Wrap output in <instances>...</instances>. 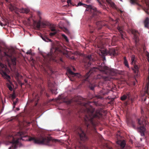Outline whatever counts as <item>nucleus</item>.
<instances>
[{"instance_id":"f257e3e1","label":"nucleus","mask_w":149,"mask_h":149,"mask_svg":"<svg viewBox=\"0 0 149 149\" xmlns=\"http://www.w3.org/2000/svg\"><path fill=\"white\" fill-rule=\"evenodd\" d=\"M91 103L88 102L84 104L83 111L85 115L84 121L85 125L84 127L75 126L74 128L75 132L78 134L80 140L83 141H86L88 139L85 131L90 134L91 133L92 131L95 133L97 132L95 126L97 123L98 119L102 115V111L99 109L96 110L94 113L95 109L91 106Z\"/></svg>"},{"instance_id":"f03ea898","label":"nucleus","mask_w":149,"mask_h":149,"mask_svg":"<svg viewBox=\"0 0 149 149\" xmlns=\"http://www.w3.org/2000/svg\"><path fill=\"white\" fill-rule=\"evenodd\" d=\"M98 71L101 72L103 74V75L98 74L96 77H95V78L96 79L102 78L105 80H109L111 78L110 76L113 75L115 74L114 69L104 66V63L103 62L100 65L98 66V67H94L91 69L89 72L82 76V81H84V82H89V78L92 75V74H94Z\"/></svg>"},{"instance_id":"7ed1b4c3","label":"nucleus","mask_w":149,"mask_h":149,"mask_svg":"<svg viewBox=\"0 0 149 149\" xmlns=\"http://www.w3.org/2000/svg\"><path fill=\"white\" fill-rule=\"evenodd\" d=\"M83 5L86 8V11H88L91 14V17L89 19L90 20L98 21L102 14V13L98 10L96 8L91 5H86L79 2L77 4V6Z\"/></svg>"},{"instance_id":"20e7f679","label":"nucleus","mask_w":149,"mask_h":149,"mask_svg":"<svg viewBox=\"0 0 149 149\" xmlns=\"http://www.w3.org/2000/svg\"><path fill=\"white\" fill-rule=\"evenodd\" d=\"M143 113V110L141 109V113L142 116L137 120L138 124L137 130L142 136H144L146 130V127H149V123L147 121V118L144 115Z\"/></svg>"},{"instance_id":"39448f33","label":"nucleus","mask_w":149,"mask_h":149,"mask_svg":"<svg viewBox=\"0 0 149 149\" xmlns=\"http://www.w3.org/2000/svg\"><path fill=\"white\" fill-rule=\"evenodd\" d=\"M29 140L30 141H32L36 143L44 144L49 146L52 145L53 142L57 141V140L53 139L51 137H44L42 136L36 139L33 137H30Z\"/></svg>"},{"instance_id":"423d86ee","label":"nucleus","mask_w":149,"mask_h":149,"mask_svg":"<svg viewBox=\"0 0 149 149\" xmlns=\"http://www.w3.org/2000/svg\"><path fill=\"white\" fill-rule=\"evenodd\" d=\"M17 135L19 136H14L12 135H9L8 137V139L10 142L12 143V146L10 147L9 149H16L19 143V141L21 140H24L23 138L26 137L27 136L23 132H19L18 134Z\"/></svg>"},{"instance_id":"0eeeda50","label":"nucleus","mask_w":149,"mask_h":149,"mask_svg":"<svg viewBox=\"0 0 149 149\" xmlns=\"http://www.w3.org/2000/svg\"><path fill=\"white\" fill-rule=\"evenodd\" d=\"M132 33L134 35L135 42V47L138 52L139 53H141V47H142L143 48V51L144 53H145L147 51L146 50V48L145 45L143 46L141 45H140L138 43L137 39L139 34L138 31L135 30L133 29L132 31Z\"/></svg>"},{"instance_id":"6e6552de","label":"nucleus","mask_w":149,"mask_h":149,"mask_svg":"<svg viewBox=\"0 0 149 149\" xmlns=\"http://www.w3.org/2000/svg\"><path fill=\"white\" fill-rule=\"evenodd\" d=\"M102 58L103 61H106L105 56L107 55H109L113 57L118 55V51L117 49L114 48L109 49V50H103L101 51Z\"/></svg>"},{"instance_id":"1a4fd4ad","label":"nucleus","mask_w":149,"mask_h":149,"mask_svg":"<svg viewBox=\"0 0 149 149\" xmlns=\"http://www.w3.org/2000/svg\"><path fill=\"white\" fill-rule=\"evenodd\" d=\"M1 42H0V53H1L2 52L4 51V55L9 57L11 59V64L14 65H16V58L13 55V52L11 53L9 52L7 53L6 52L4 51L5 49L3 47L1 46Z\"/></svg>"},{"instance_id":"9d476101","label":"nucleus","mask_w":149,"mask_h":149,"mask_svg":"<svg viewBox=\"0 0 149 149\" xmlns=\"http://www.w3.org/2000/svg\"><path fill=\"white\" fill-rule=\"evenodd\" d=\"M0 73L2 75V77L7 80H9L10 79V77L9 75H8L6 73L7 69L6 66L1 63H0Z\"/></svg>"},{"instance_id":"9b49d317","label":"nucleus","mask_w":149,"mask_h":149,"mask_svg":"<svg viewBox=\"0 0 149 149\" xmlns=\"http://www.w3.org/2000/svg\"><path fill=\"white\" fill-rule=\"evenodd\" d=\"M92 58L91 55H88L84 59V61L85 63V66L86 68L89 67L91 65V61Z\"/></svg>"},{"instance_id":"f8f14e48","label":"nucleus","mask_w":149,"mask_h":149,"mask_svg":"<svg viewBox=\"0 0 149 149\" xmlns=\"http://www.w3.org/2000/svg\"><path fill=\"white\" fill-rule=\"evenodd\" d=\"M147 97L149 98V92L148 88L143 94H141V99L142 100L146 101Z\"/></svg>"},{"instance_id":"ddd939ff","label":"nucleus","mask_w":149,"mask_h":149,"mask_svg":"<svg viewBox=\"0 0 149 149\" xmlns=\"http://www.w3.org/2000/svg\"><path fill=\"white\" fill-rule=\"evenodd\" d=\"M131 96V94L130 92H127L125 94H124L120 98V100L122 101H125L127 99L128 100L130 99Z\"/></svg>"},{"instance_id":"4468645a","label":"nucleus","mask_w":149,"mask_h":149,"mask_svg":"<svg viewBox=\"0 0 149 149\" xmlns=\"http://www.w3.org/2000/svg\"><path fill=\"white\" fill-rule=\"evenodd\" d=\"M117 143L120 146V149L124 148L126 145V143L125 140H118L117 141Z\"/></svg>"},{"instance_id":"2eb2a0df","label":"nucleus","mask_w":149,"mask_h":149,"mask_svg":"<svg viewBox=\"0 0 149 149\" xmlns=\"http://www.w3.org/2000/svg\"><path fill=\"white\" fill-rule=\"evenodd\" d=\"M33 97L32 102H34L35 103V106H36L38 104V102L39 100L40 97L38 94H33Z\"/></svg>"},{"instance_id":"dca6fc26","label":"nucleus","mask_w":149,"mask_h":149,"mask_svg":"<svg viewBox=\"0 0 149 149\" xmlns=\"http://www.w3.org/2000/svg\"><path fill=\"white\" fill-rule=\"evenodd\" d=\"M100 95H97L96 97L98 98L102 99L103 97L102 96H104L108 93V92H106L104 89H103L100 91Z\"/></svg>"},{"instance_id":"f3484780","label":"nucleus","mask_w":149,"mask_h":149,"mask_svg":"<svg viewBox=\"0 0 149 149\" xmlns=\"http://www.w3.org/2000/svg\"><path fill=\"white\" fill-rule=\"evenodd\" d=\"M118 29L120 33V37L124 39L125 35V33L123 31L122 28L119 26L118 27Z\"/></svg>"},{"instance_id":"a211bd4d","label":"nucleus","mask_w":149,"mask_h":149,"mask_svg":"<svg viewBox=\"0 0 149 149\" xmlns=\"http://www.w3.org/2000/svg\"><path fill=\"white\" fill-rule=\"evenodd\" d=\"M127 123L128 125H130L134 128H136L135 122L131 119H128L127 121Z\"/></svg>"},{"instance_id":"6ab92c4d","label":"nucleus","mask_w":149,"mask_h":149,"mask_svg":"<svg viewBox=\"0 0 149 149\" xmlns=\"http://www.w3.org/2000/svg\"><path fill=\"white\" fill-rule=\"evenodd\" d=\"M145 27L148 29L149 28V18L147 17L144 22Z\"/></svg>"},{"instance_id":"aec40b11","label":"nucleus","mask_w":149,"mask_h":149,"mask_svg":"<svg viewBox=\"0 0 149 149\" xmlns=\"http://www.w3.org/2000/svg\"><path fill=\"white\" fill-rule=\"evenodd\" d=\"M19 11L21 13H27L29 12V10L27 8H22L19 9Z\"/></svg>"},{"instance_id":"412c9836","label":"nucleus","mask_w":149,"mask_h":149,"mask_svg":"<svg viewBox=\"0 0 149 149\" xmlns=\"http://www.w3.org/2000/svg\"><path fill=\"white\" fill-rule=\"evenodd\" d=\"M134 68H132V70L135 74H137L139 72V67L136 64H134L133 65Z\"/></svg>"},{"instance_id":"4be33fe9","label":"nucleus","mask_w":149,"mask_h":149,"mask_svg":"<svg viewBox=\"0 0 149 149\" xmlns=\"http://www.w3.org/2000/svg\"><path fill=\"white\" fill-rule=\"evenodd\" d=\"M107 3L109 4L110 6L113 8H115L116 7V5L115 4L112 2L111 0H106Z\"/></svg>"},{"instance_id":"5701e85b","label":"nucleus","mask_w":149,"mask_h":149,"mask_svg":"<svg viewBox=\"0 0 149 149\" xmlns=\"http://www.w3.org/2000/svg\"><path fill=\"white\" fill-rule=\"evenodd\" d=\"M102 22L101 21H98L96 23L98 30H100L102 28Z\"/></svg>"},{"instance_id":"b1692460","label":"nucleus","mask_w":149,"mask_h":149,"mask_svg":"<svg viewBox=\"0 0 149 149\" xmlns=\"http://www.w3.org/2000/svg\"><path fill=\"white\" fill-rule=\"evenodd\" d=\"M8 8L9 10L12 11L16 10L17 8L12 4H10L8 6Z\"/></svg>"},{"instance_id":"393cba45","label":"nucleus","mask_w":149,"mask_h":149,"mask_svg":"<svg viewBox=\"0 0 149 149\" xmlns=\"http://www.w3.org/2000/svg\"><path fill=\"white\" fill-rule=\"evenodd\" d=\"M131 64L132 65L135 64L136 61L135 60V56L132 55L131 57Z\"/></svg>"},{"instance_id":"a878e982","label":"nucleus","mask_w":149,"mask_h":149,"mask_svg":"<svg viewBox=\"0 0 149 149\" xmlns=\"http://www.w3.org/2000/svg\"><path fill=\"white\" fill-rule=\"evenodd\" d=\"M97 2L99 3L101 7L103 8L104 10H105L106 9V7L105 5H104L101 3V1H103V0H97Z\"/></svg>"},{"instance_id":"bb28decb","label":"nucleus","mask_w":149,"mask_h":149,"mask_svg":"<svg viewBox=\"0 0 149 149\" xmlns=\"http://www.w3.org/2000/svg\"><path fill=\"white\" fill-rule=\"evenodd\" d=\"M124 63L125 65V66L128 68H129V64L127 62V61L126 59V58L125 56L124 57Z\"/></svg>"},{"instance_id":"cd10ccee","label":"nucleus","mask_w":149,"mask_h":149,"mask_svg":"<svg viewBox=\"0 0 149 149\" xmlns=\"http://www.w3.org/2000/svg\"><path fill=\"white\" fill-rule=\"evenodd\" d=\"M51 84H52V85H53V86H54V85H53L51 83H49L48 84L50 88L51 91L52 92V93H54L55 94H56V93H55L56 91H55V89H53L52 88V86H51Z\"/></svg>"},{"instance_id":"c85d7f7f","label":"nucleus","mask_w":149,"mask_h":149,"mask_svg":"<svg viewBox=\"0 0 149 149\" xmlns=\"http://www.w3.org/2000/svg\"><path fill=\"white\" fill-rule=\"evenodd\" d=\"M68 72L70 75L71 76H76V75L78 74L77 73H75L73 72L71 70H69L68 71Z\"/></svg>"},{"instance_id":"c756f323","label":"nucleus","mask_w":149,"mask_h":149,"mask_svg":"<svg viewBox=\"0 0 149 149\" xmlns=\"http://www.w3.org/2000/svg\"><path fill=\"white\" fill-rule=\"evenodd\" d=\"M42 39L45 42H51L52 40L51 39L46 38V37H42Z\"/></svg>"},{"instance_id":"7c9ffc66","label":"nucleus","mask_w":149,"mask_h":149,"mask_svg":"<svg viewBox=\"0 0 149 149\" xmlns=\"http://www.w3.org/2000/svg\"><path fill=\"white\" fill-rule=\"evenodd\" d=\"M90 32L91 33H92L93 32V30H94V28L90 25H89Z\"/></svg>"},{"instance_id":"2f4dec72","label":"nucleus","mask_w":149,"mask_h":149,"mask_svg":"<svg viewBox=\"0 0 149 149\" xmlns=\"http://www.w3.org/2000/svg\"><path fill=\"white\" fill-rule=\"evenodd\" d=\"M95 86L94 85L92 84L91 83L89 85V87L92 90H94Z\"/></svg>"},{"instance_id":"473e14b6","label":"nucleus","mask_w":149,"mask_h":149,"mask_svg":"<svg viewBox=\"0 0 149 149\" xmlns=\"http://www.w3.org/2000/svg\"><path fill=\"white\" fill-rule=\"evenodd\" d=\"M50 29L51 31H56L55 28L53 26H51L50 27Z\"/></svg>"},{"instance_id":"72a5a7b5","label":"nucleus","mask_w":149,"mask_h":149,"mask_svg":"<svg viewBox=\"0 0 149 149\" xmlns=\"http://www.w3.org/2000/svg\"><path fill=\"white\" fill-rule=\"evenodd\" d=\"M62 37H63L65 39L66 42L68 41V38L65 35L63 34H62Z\"/></svg>"},{"instance_id":"f704fd0d","label":"nucleus","mask_w":149,"mask_h":149,"mask_svg":"<svg viewBox=\"0 0 149 149\" xmlns=\"http://www.w3.org/2000/svg\"><path fill=\"white\" fill-rule=\"evenodd\" d=\"M7 86L10 91H12L13 90V88L10 85L8 84L7 85Z\"/></svg>"},{"instance_id":"c9c22d12","label":"nucleus","mask_w":149,"mask_h":149,"mask_svg":"<svg viewBox=\"0 0 149 149\" xmlns=\"http://www.w3.org/2000/svg\"><path fill=\"white\" fill-rule=\"evenodd\" d=\"M57 33L56 31H54L53 33H51L49 34V35L51 36H53L56 34Z\"/></svg>"},{"instance_id":"e433bc0d","label":"nucleus","mask_w":149,"mask_h":149,"mask_svg":"<svg viewBox=\"0 0 149 149\" xmlns=\"http://www.w3.org/2000/svg\"><path fill=\"white\" fill-rule=\"evenodd\" d=\"M130 3L132 4H134L136 3L137 0H130Z\"/></svg>"},{"instance_id":"4c0bfd02","label":"nucleus","mask_w":149,"mask_h":149,"mask_svg":"<svg viewBox=\"0 0 149 149\" xmlns=\"http://www.w3.org/2000/svg\"><path fill=\"white\" fill-rule=\"evenodd\" d=\"M11 97L13 99H14L15 98L16 96L15 95V94L14 92H13V93L11 95Z\"/></svg>"},{"instance_id":"58836bf2","label":"nucleus","mask_w":149,"mask_h":149,"mask_svg":"<svg viewBox=\"0 0 149 149\" xmlns=\"http://www.w3.org/2000/svg\"><path fill=\"white\" fill-rule=\"evenodd\" d=\"M106 147L108 149H113V148L111 146H109L107 144H106Z\"/></svg>"},{"instance_id":"ea45409f","label":"nucleus","mask_w":149,"mask_h":149,"mask_svg":"<svg viewBox=\"0 0 149 149\" xmlns=\"http://www.w3.org/2000/svg\"><path fill=\"white\" fill-rule=\"evenodd\" d=\"M144 53L145 54L146 56L149 58V53L148 51H147Z\"/></svg>"},{"instance_id":"a19ab883","label":"nucleus","mask_w":149,"mask_h":149,"mask_svg":"<svg viewBox=\"0 0 149 149\" xmlns=\"http://www.w3.org/2000/svg\"><path fill=\"white\" fill-rule=\"evenodd\" d=\"M17 100H18V99L17 98V99H16V101H15L13 102V105H14L13 107H15V106L17 102Z\"/></svg>"},{"instance_id":"79ce46f5","label":"nucleus","mask_w":149,"mask_h":149,"mask_svg":"<svg viewBox=\"0 0 149 149\" xmlns=\"http://www.w3.org/2000/svg\"><path fill=\"white\" fill-rule=\"evenodd\" d=\"M143 10L148 15H149V12L148 11V9H144Z\"/></svg>"},{"instance_id":"37998d69","label":"nucleus","mask_w":149,"mask_h":149,"mask_svg":"<svg viewBox=\"0 0 149 149\" xmlns=\"http://www.w3.org/2000/svg\"><path fill=\"white\" fill-rule=\"evenodd\" d=\"M37 27L38 28H40V23H38L37 25Z\"/></svg>"},{"instance_id":"c03bdc74","label":"nucleus","mask_w":149,"mask_h":149,"mask_svg":"<svg viewBox=\"0 0 149 149\" xmlns=\"http://www.w3.org/2000/svg\"><path fill=\"white\" fill-rule=\"evenodd\" d=\"M19 84L21 86H22V85L23 84L22 83L21 81H19Z\"/></svg>"},{"instance_id":"a18cd8bd","label":"nucleus","mask_w":149,"mask_h":149,"mask_svg":"<svg viewBox=\"0 0 149 149\" xmlns=\"http://www.w3.org/2000/svg\"><path fill=\"white\" fill-rule=\"evenodd\" d=\"M91 0H87L86 1V2L87 3H91Z\"/></svg>"},{"instance_id":"49530a36","label":"nucleus","mask_w":149,"mask_h":149,"mask_svg":"<svg viewBox=\"0 0 149 149\" xmlns=\"http://www.w3.org/2000/svg\"><path fill=\"white\" fill-rule=\"evenodd\" d=\"M85 149H89L88 148L87 146H84Z\"/></svg>"},{"instance_id":"de8ad7c7","label":"nucleus","mask_w":149,"mask_h":149,"mask_svg":"<svg viewBox=\"0 0 149 149\" xmlns=\"http://www.w3.org/2000/svg\"><path fill=\"white\" fill-rule=\"evenodd\" d=\"M16 75L17 77H19V74L18 73H17L16 74Z\"/></svg>"},{"instance_id":"09e8293b","label":"nucleus","mask_w":149,"mask_h":149,"mask_svg":"<svg viewBox=\"0 0 149 149\" xmlns=\"http://www.w3.org/2000/svg\"><path fill=\"white\" fill-rule=\"evenodd\" d=\"M65 102H66L68 104H69L70 103V101H65Z\"/></svg>"},{"instance_id":"8fccbe9b","label":"nucleus","mask_w":149,"mask_h":149,"mask_svg":"<svg viewBox=\"0 0 149 149\" xmlns=\"http://www.w3.org/2000/svg\"><path fill=\"white\" fill-rule=\"evenodd\" d=\"M46 96L48 97H49V95L47 93H46Z\"/></svg>"},{"instance_id":"3c124183","label":"nucleus","mask_w":149,"mask_h":149,"mask_svg":"<svg viewBox=\"0 0 149 149\" xmlns=\"http://www.w3.org/2000/svg\"><path fill=\"white\" fill-rule=\"evenodd\" d=\"M0 24L2 26H3L4 25V24H3L1 23H0Z\"/></svg>"},{"instance_id":"603ef678","label":"nucleus","mask_w":149,"mask_h":149,"mask_svg":"<svg viewBox=\"0 0 149 149\" xmlns=\"http://www.w3.org/2000/svg\"><path fill=\"white\" fill-rule=\"evenodd\" d=\"M70 80L71 81H74V79H71L70 78Z\"/></svg>"},{"instance_id":"864d4df0","label":"nucleus","mask_w":149,"mask_h":149,"mask_svg":"<svg viewBox=\"0 0 149 149\" xmlns=\"http://www.w3.org/2000/svg\"><path fill=\"white\" fill-rule=\"evenodd\" d=\"M16 110L17 111H19V108H17L16 109Z\"/></svg>"},{"instance_id":"5fc2aeb1","label":"nucleus","mask_w":149,"mask_h":149,"mask_svg":"<svg viewBox=\"0 0 149 149\" xmlns=\"http://www.w3.org/2000/svg\"><path fill=\"white\" fill-rule=\"evenodd\" d=\"M38 13L39 15H40V14L41 13H40V12L39 11V12H38Z\"/></svg>"},{"instance_id":"6e6d98bb","label":"nucleus","mask_w":149,"mask_h":149,"mask_svg":"<svg viewBox=\"0 0 149 149\" xmlns=\"http://www.w3.org/2000/svg\"><path fill=\"white\" fill-rule=\"evenodd\" d=\"M60 60L61 61V62H63V60H62V58H61L60 59Z\"/></svg>"},{"instance_id":"4d7b16f0","label":"nucleus","mask_w":149,"mask_h":149,"mask_svg":"<svg viewBox=\"0 0 149 149\" xmlns=\"http://www.w3.org/2000/svg\"><path fill=\"white\" fill-rule=\"evenodd\" d=\"M30 52H27V53H26V54H30Z\"/></svg>"},{"instance_id":"13d9d810","label":"nucleus","mask_w":149,"mask_h":149,"mask_svg":"<svg viewBox=\"0 0 149 149\" xmlns=\"http://www.w3.org/2000/svg\"><path fill=\"white\" fill-rule=\"evenodd\" d=\"M24 81L25 82V83H27V81L26 79L24 80Z\"/></svg>"},{"instance_id":"bf43d9fd","label":"nucleus","mask_w":149,"mask_h":149,"mask_svg":"<svg viewBox=\"0 0 149 149\" xmlns=\"http://www.w3.org/2000/svg\"><path fill=\"white\" fill-rule=\"evenodd\" d=\"M131 101H132H132H133V100H132V98H131Z\"/></svg>"},{"instance_id":"052dcab7","label":"nucleus","mask_w":149,"mask_h":149,"mask_svg":"<svg viewBox=\"0 0 149 149\" xmlns=\"http://www.w3.org/2000/svg\"><path fill=\"white\" fill-rule=\"evenodd\" d=\"M30 122H29V123H28V125H29L30 124Z\"/></svg>"},{"instance_id":"680f3d73","label":"nucleus","mask_w":149,"mask_h":149,"mask_svg":"<svg viewBox=\"0 0 149 149\" xmlns=\"http://www.w3.org/2000/svg\"><path fill=\"white\" fill-rule=\"evenodd\" d=\"M58 49L57 48H56V50H57Z\"/></svg>"},{"instance_id":"e2e57ef3","label":"nucleus","mask_w":149,"mask_h":149,"mask_svg":"<svg viewBox=\"0 0 149 149\" xmlns=\"http://www.w3.org/2000/svg\"><path fill=\"white\" fill-rule=\"evenodd\" d=\"M120 12H121V13H122V11H121V10H120Z\"/></svg>"},{"instance_id":"0e129e2a","label":"nucleus","mask_w":149,"mask_h":149,"mask_svg":"<svg viewBox=\"0 0 149 149\" xmlns=\"http://www.w3.org/2000/svg\"><path fill=\"white\" fill-rule=\"evenodd\" d=\"M6 1H8V0H5Z\"/></svg>"},{"instance_id":"69168bd1","label":"nucleus","mask_w":149,"mask_h":149,"mask_svg":"<svg viewBox=\"0 0 149 149\" xmlns=\"http://www.w3.org/2000/svg\"><path fill=\"white\" fill-rule=\"evenodd\" d=\"M9 51H10V50H8V52H9Z\"/></svg>"},{"instance_id":"338daca9","label":"nucleus","mask_w":149,"mask_h":149,"mask_svg":"<svg viewBox=\"0 0 149 149\" xmlns=\"http://www.w3.org/2000/svg\"><path fill=\"white\" fill-rule=\"evenodd\" d=\"M74 70H75V69L74 68Z\"/></svg>"}]
</instances>
